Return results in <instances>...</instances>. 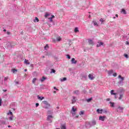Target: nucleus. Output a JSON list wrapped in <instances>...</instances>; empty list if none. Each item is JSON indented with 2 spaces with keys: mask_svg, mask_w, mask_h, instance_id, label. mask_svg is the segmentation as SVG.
<instances>
[{
  "mask_svg": "<svg viewBox=\"0 0 129 129\" xmlns=\"http://www.w3.org/2000/svg\"><path fill=\"white\" fill-rule=\"evenodd\" d=\"M96 124V121L93 120L90 122H87L86 123V127L87 128H90L92 126H94Z\"/></svg>",
  "mask_w": 129,
  "mask_h": 129,
  "instance_id": "1",
  "label": "nucleus"
},
{
  "mask_svg": "<svg viewBox=\"0 0 129 129\" xmlns=\"http://www.w3.org/2000/svg\"><path fill=\"white\" fill-rule=\"evenodd\" d=\"M42 105L43 108H45V109H49V108L51 106L50 104H49L47 101H42Z\"/></svg>",
  "mask_w": 129,
  "mask_h": 129,
  "instance_id": "2",
  "label": "nucleus"
},
{
  "mask_svg": "<svg viewBox=\"0 0 129 129\" xmlns=\"http://www.w3.org/2000/svg\"><path fill=\"white\" fill-rule=\"evenodd\" d=\"M118 78H120L121 79V80L118 82V86H120V85H123V80H124V78L122 77L120 75H119Z\"/></svg>",
  "mask_w": 129,
  "mask_h": 129,
  "instance_id": "3",
  "label": "nucleus"
},
{
  "mask_svg": "<svg viewBox=\"0 0 129 129\" xmlns=\"http://www.w3.org/2000/svg\"><path fill=\"white\" fill-rule=\"evenodd\" d=\"M72 104H74L77 101V98L75 96H73L72 97Z\"/></svg>",
  "mask_w": 129,
  "mask_h": 129,
  "instance_id": "4",
  "label": "nucleus"
},
{
  "mask_svg": "<svg viewBox=\"0 0 129 129\" xmlns=\"http://www.w3.org/2000/svg\"><path fill=\"white\" fill-rule=\"evenodd\" d=\"M73 94H75L76 95H79L80 94V91L78 90H76L73 91Z\"/></svg>",
  "mask_w": 129,
  "mask_h": 129,
  "instance_id": "5",
  "label": "nucleus"
},
{
  "mask_svg": "<svg viewBox=\"0 0 129 129\" xmlns=\"http://www.w3.org/2000/svg\"><path fill=\"white\" fill-rule=\"evenodd\" d=\"M99 119L102 121H104V119H105V116H100L99 117Z\"/></svg>",
  "mask_w": 129,
  "mask_h": 129,
  "instance_id": "6",
  "label": "nucleus"
},
{
  "mask_svg": "<svg viewBox=\"0 0 129 129\" xmlns=\"http://www.w3.org/2000/svg\"><path fill=\"white\" fill-rule=\"evenodd\" d=\"M103 111V109H97V113H100V114H102Z\"/></svg>",
  "mask_w": 129,
  "mask_h": 129,
  "instance_id": "7",
  "label": "nucleus"
},
{
  "mask_svg": "<svg viewBox=\"0 0 129 129\" xmlns=\"http://www.w3.org/2000/svg\"><path fill=\"white\" fill-rule=\"evenodd\" d=\"M123 109V108L122 107H118L117 108V111L118 112H121V111H122V110Z\"/></svg>",
  "mask_w": 129,
  "mask_h": 129,
  "instance_id": "8",
  "label": "nucleus"
},
{
  "mask_svg": "<svg viewBox=\"0 0 129 129\" xmlns=\"http://www.w3.org/2000/svg\"><path fill=\"white\" fill-rule=\"evenodd\" d=\"M113 74V70H111L110 71H108V74L109 75V76H111L112 74Z\"/></svg>",
  "mask_w": 129,
  "mask_h": 129,
  "instance_id": "9",
  "label": "nucleus"
},
{
  "mask_svg": "<svg viewBox=\"0 0 129 129\" xmlns=\"http://www.w3.org/2000/svg\"><path fill=\"white\" fill-rule=\"evenodd\" d=\"M71 61L72 64H76V63H77V60H76L74 58H72Z\"/></svg>",
  "mask_w": 129,
  "mask_h": 129,
  "instance_id": "10",
  "label": "nucleus"
},
{
  "mask_svg": "<svg viewBox=\"0 0 129 129\" xmlns=\"http://www.w3.org/2000/svg\"><path fill=\"white\" fill-rule=\"evenodd\" d=\"M122 97H123V93H121L119 94V97L118 98L119 100H121Z\"/></svg>",
  "mask_w": 129,
  "mask_h": 129,
  "instance_id": "11",
  "label": "nucleus"
},
{
  "mask_svg": "<svg viewBox=\"0 0 129 129\" xmlns=\"http://www.w3.org/2000/svg\"><path fill=\"white\" fill-rule=\"evenodd\" d=\"M46 79L47 78L45 77H42V78L40 79V81H41V82H44V81H45V80H46Z\"/></svg>",
  "mask_w": 129,
  "mask_h": 129,
  "instance_id": "12",
  "label": "nucleus"
},
{
  "mask_svg": "<svg viewBox=\"0 0 129 129\" xmlns=\"http://www.w3.org/2000/svg\"><path fill=\"white\" fill-rule=\"evenodd\" d=\"M51 118H53V116H52L51 115H49L47 116V120H51Z\"/></svg>",
  "mask_w": 129,
  "mask_h": 129,
  "instance_id": "13",
  "label": "nucleus"
},
{
  "mask_svg": "<svg viewBox=\"0 0 129 129\" xmlns=\"http://www.w3.org/2000/svg\"><path fill=\"white\" fill-rule=\"evenodd\" d=\"M49 16H51V13H48V12L45 13V14L44 16L45 18H48Z\"/></svg>",
  "mask_w": 129,
  "mask_h": 129,
  "instance_id": "14",
  "label": "nucleus"
},
{
  "mask_svg": "<svg viewBox=\"0 0 129 129\" xmlns=\"http://www.w3.org/2000/svg\"><path fill=\"white\" fill-rule=\"evenodd\" d=\"M60 128L61 129H66V125L64 124H62L60 125Z\"/></svg>",
  "mask_w": 129,
  "mask_h": 129,
  "instance_id": "15",
  "label": "nucleus"
},
{
  "mask_svg": "<svg viewBox=\"0 0 129 129\" xmlns=\"http://www.w3.org/2000/svg\"><path fill=\"white\" fill-rule=\"evenodd\" d=\"M88 42L90 45H93V41L91 39H88Z\"/></svg>",
  "mask_w": 129,
  "mask_h": 129,
  "instance_id": "16",
  "label": "nucleus"
},
{
  "mask_svg": "<svg viewBox=\"0 0 129 129\" xmlns=\"http://www.w3.org/2000/svg\"><path fill=\"white\" fill-rule=\"evenodd\" d=\"M82 78L83 79V80H87V76L83 75L82 76Z\"/></svg>",
  "mask_w": 129,
  "mask_h": 129,
  "instance_id": "17",
  "label": "nucleus"
},
{
  "mask_svg": "<svg viewBox=\"0 0 129 129\" xmlns=\"http://www.w3.org/2000/svg\"><path fill=\"white\" fill-rule=\"evenodd\" d=\"M37 98L38 99H39V100H43V99H44V97H42V96H40L39 95L37 96Z\"/></svg>",
  "mask_w": 129,
  "mask_h": 129,
  "instance_id": "18",
  "label": "nucleus"
},
{
  "mask_svg": "<svg viewBox=\"0 0 129 129\" xmlns=\"http://www.w3.org/2000/svg\"><path fill=\"white\" fill-rule=\"evenodd\" d=\"M102 45H103V42H100L98 44L96 45V47L98 48V47H100V46H102Z\"/></svg>",
  "mask_w": 129,
  "mask_h": 129,
  "instance_id": "19",
  "label": "nucleus"
},
{
  "mask_svg": "<svg viewBox=\"0 0 129 129\" xmlns=\"http://www.w3.org/2000/svg\"><path fill=\"white\" fill-rule=\"evenodd\" d=\"M24 63L27 65H30V62H29V60L28 59H25Z\"/></svg>",
  "mask_w": 129,
  "mask_h": 129,
  "instance_id": "20",
  "label": "nucleus"
},
{
  "mask_svg": "<svg viewBox=\"0 0 129 129\" xmlns=\"http://www.w3.org/2000/svg\"><path fill=\"white\" fill-rule=\"evenodd\" d=\"M67 80V78L66 77L63 78L62 79L60 78V81L61 82H63V81H66Z\"/></svg>",
  "mask_w": 129,
  "mask_h": 129,
  "instance_id": "21",
  "label": "nucleus"
},
{
  "mask_svg": "<svg viewBox=\"0 0 129 129\" xmlns=\"http://www.w3.org/2000/svg\"><path fill=\"white\" fill-rule=\"evenodd\" d=\"M88 76H89V78L91 79V80H93L94 79L93 76H92L91 74H89Z\"/></svg>",
  "mask_w": 129,
  "mask_h": 129,
  "instance_id": "22",
  "label": "nucleus"
},
{
  "mask_svg": "<svg viewBox=\"0 0 129 129\" xmlns=\"http://www.w3.org/2000/svg\"><path fill=\"white\" fill-rule=\"evenodd\" d=\"M121 13H122V14H123L124 15H126V11H125V10L123 9L121 10Z\"/></svg>",
  "mask_w": 129,
  "mask_h": 129,
  "instance_id": "23",
  "label": "nucleus"
},
{
  "mask_svg": "<svg viewBox=\"0 0 129 129\" xmlns=\"http://www.w3.org/2000/svg\"><path fill=\"white\" fill-rule=\"evenodd\" d=\"M109 104H111V106L112 107H114V103L111 102H109Z\"/></svg>",
  "mask_w": 129,
  "mask_h": 129,
  "instance_id": "24",
  "label": "nucleus"
},
{
  "mask_svg": "<svg viewBox=\"0 0 129 129\" xmlns=\"http://www.w3.org/2000/svg\"><path fill=\"white\" fill-rule=\"evenodd\" d=\"M114 91H113V90H112L111 91V94L112 95H116V93H113Z\"/></svg>",
  "mask_w": 129,
  "mask_h": 129,
  "instance_id": "25",
  "label": "nucleus"
},
{
  "mask_svg": "<svg viewBox=\"0 0 129 129\" xmlns=\"http://www.w3.org/2000/svg\"><path fill=\"white\" fill-rule=\"evenodd\" d=\"M79 32V30H78V27H76L75 28V33H77Z\"/></svg>",
  "mask_w": 129,
  "mask_h": 129,
  "instance_id": "26",
  "label": "nucleus"
},
{
  "mask_svg": "<svg viewBox=\"0 0 129 129\" xmlns=\"http://www.w3.org/2000/svg\"><path fill=\"white\" fill-rule=\"evenodd\" d=\"M49 48V46L48 44H46V46H44V50H48V48Z\"/></svg>",
  "mask_w": 129,
  "mask_h": 129,
  "instance_id": "27",
  "label": "nucleus"
},
{
  "mask_svg": "<svg viewBox=\"0 0 129 129\" xmlns=\"http://www.w3.org/2000/svg\"><path fill=\"white\" fill-rule=\"evenodd\" d=\"M79 114L80 115H83V114H84V111H81L79 112Z\"/></svg>",
  "mask_w": 129,
  "mask_h": 129,
  "instance_id": "28",
  "label": "nucleus"
},
{
  "mask_svg": "<svg viewBox=\"0 0 129 129\" xmlns=\"http://www.w3.org/2000/svg\"><path fill=\"white\" fill-rule=\"evenodd\" d=\"M56 40L58 41V42H60V41H61V38L60 37H58L56 38Z\"/></svg>",
  "mask_w": 129,
  "mask_h": 129,
  "instance_id": "29",
  "label": "nucleus"
},
{
  "mask_svg": "<svg viewBox=\"0 0 129 129\" xmlns=\"http://www.w3.org/2000/svg\"><path fill=\"white\" fill-rule=\"evenodd\" d=\"M36 80H37V78H34L32 80V83L35 84V82H36Z\"/></svg>",
  "mask_w": 129,
  "mask_h": 129,
  "instance_id": "30",
  "label": "nucleus"
},
{
  "mask_svg": "<svg viewBox=\"0 0 129 129\" xmlns=\"http://www.w3.org/2000/svg\"><path fill=\"white\" fill-rule=\"evenodd\" d=\"M91 100H92V98H89L88 99H87V102H90V101H91Z\"/></svg>",
  "mask_w": 129,
  "mask_h": 129,
  "instance_id": "31",
  "label": "nucleus"
},
{
  "mask_svg": "<svg viewBox=\"0 0 129 129\" xmlns=\"http://www.w3.org/2000/svg\"><path fill=\"white\" fill-rule=\"evenodd\" d=\"M124 56L125 58H126V59H128V55H127V54H124Z\"/></svg>",
  "mask_w": 129,
  "mask_h": 129,
  "instance_id": "32",
  "label": "nucleus"
},
{
  "mask_svg": "<svg viewBox=\"0 0 129 129\" xmlns=\"http://www.w3.org/2000/svg\"><path fill=\"white\" fill-rule=\"evenodd\" d=\"M72 109L73 112H75V111H76V110H77L76 109H75V108H74V107H73L72 108Z\"/></svg>",
  "mask_w": 129,
  "mask_h": 129,
  "instance_id": "33",
  "label": "nucleus"
},
{
  "mask_svg": "<svg viewBox=\"0 0 129 129\" xmlns=\"http://www.w3.org/2000/svg\"><path fill=\"white\" fill-rule=\"evenodd\" d=\"M67 58H68V59H71V56H70V55L67 54Z\"/></svg>",
  "mask_w": 129,
  "mask_h": 129,
  "instance_id": "34",
  "label": "nucleus"
},
{
  "mask_svg": "<svg viewBox=\"0 0 129 129\" xmlns=\"http://www.w3.org/2000/svg\"><path fill=\"white\" fill-rule=\"evenodd\" d=\"M103 113H107V110L106 109L103 110Z\"/></svg>",
  "mask_w": 129,
  "mask_h": 129,
  "instance_id": "35",
  "label": "nucleus"
},
{
  "mask_svg": "<svg viewBox=\"0 0 129 129\" xmlns=\"http://www.w3.org/2000/svg\"><path fill=\"white\" fill-rule=\"evenodd\" d=\"M56 72V71L54 69H51V73H55Z\"/></svg>",
  "mask_w": 129,
  "mask_h": 129,
  "instance_id": "36",
  "label": "nucleus"
},
{
  "mask_svg": "<svg viewBox=\"0 0 129 129\" xmlns=\"http://www.w3.org/2000/svg\"><path fill=\"white\" fill-rule=\"evenodd\" d=\"M13 118H14V117L13 116L9 117L10 120H13Z\"/></svg>",
  "mask_w": 129,
  "mask_h": 129,
  "instance_id": "37",
  "label": "nucleus"
},
{
  "mask_svg": "<svg viewBox=\"0 0 129 129\" xmlns=\"http://www.w3.org/2000/svg\"><path fill=\"white\" fill-rule=\"evenodd\" d=\"M2 124H6V121L2 120Z\"/></svg>",
  "mask_w": 129,
  "mask_h": 129,
  "instance_id": "38",
  "label": "nucleus"
},
{
  "mask_svg": "<svg viewBox=\"0 0 129 129\" xmlns=\"http://www.w3.org/2000/svg\"><path fill=\"white\" fill-rule=\"evenodd\" d=\"M17 70L16 69L12 70L13 73H15V72H17Z\"/></svg>",
  "mask_w": 129,
  "mask_h": 129,
  "instance_id": "39",
  "label": "nucleus"
},
{
  "mask_svg": "<svg viewBox=\"0 0 129 129\" xmlns=\"http://www.w3.org/2000/svg\"><path fill=\"white\" fill-rule=\"evenodd\" d=\"M9 79V77H6L5 78L4 81H7Z\"/></svg>",
  "mask_w": 129,
  "mask_h": 129,
  "instance_id": "40",
  "label": "nucleus"
},
{
  "mask_svg": "<svg viewBox=\"0 0 129 129\" xmlns=\"http://www.w3.org/2000/svg\"><path fill=\"white\" fill-rule=\"evenodd\" d=\"M117 76V74L116 73L113 74V76H114V77H116Z\"/></svg>",
  "mask_w": 129,
  "mask_h": 129,
  "instance_id": "41",
  "label": "nucleus"
},
{
  "mask_svg": "<svg viewBox=\"0 0 129 129\" xmlns=\"http://www.w3.org/2000/svg\"><path fill=\"white\" fill-rule=\"evenodd\" d=\"M49 19V20H50V22H53V18H48Z\"/></svg>",
  "mask_w": 129,
  "mask_h": 129,
  "instance_id": "42",
  "label": "nucleus"
},
{
  "mask_svg": "<svg viewBox=\"0 0 129 129\" xmlns=\"http://www.w3.org/2000/svg\"><path fill=\"white\" fill-rule=\"evenodd\" d=\"M35 106H36V107H38V106H39V103H36L35 104Z\"/></svg>",
  "mask_w": 129,
  "mask_h": 129,
  "instance_id": "43",
  "label": "nucleus"
},
{
  "mask_svg": "<svg viewBox=\"0 0 129 129\" xmlns=\"http://www.w3.org/2000/svg\"><path fill=\"white\" fill-rule=\"evenodd\" d=\"M8 114H11V115H13V112L10 111L9 113H8Z\"/></svg>",
  "mask_w": 129,
  "mask_h": 129,
  "instance_id": "44",
  "label": "nucleus"
},
{
  "mask_svg": "<svg viewBox=\"0 0 129 129\" xmlns=\"http://www.w3.org/2000/svg\"><path fill=\"white\" fill-rule=\"evenodd\" d=\"M35 21L37 22H39V19H38V17H35Z\"/></svg>",
  "mask_w": 129,
  "mask_h": 129,
  "instance_id": "45",
  "label": "nucleus"
},
{
  "mask_svg": "<svg viewBox=\"0 0 129 129\" xmlns=\"http://www.w3.org/2000/svg\"><path fill=\"white\" fill-rule=\"evenodd\" d=\"M47 114H51V111L48 110V111H47Z\"/></svg>",
  "mask_w": 129,
  "mask_h": 129,
  "instance_id": "46",
  "label": "nucleus"
},
{
  "mask_svg": "<svg viewBox=\"0 0 129 129\" xmlns=\"http://www.w3.org/2000/svg\"><path fill=\"white\" fill-rule=\"evenodd\" d=\"M94 26H97V23L96 22H94Z\"/></svg>",
  "mask_w": 129,
  "mask_h": 129,
  "instance_id": "47",
  "label": "nucleus"
},
{
  "mask_svg": "<svg viewBox=\"0 0 129 129\" xmlns=\"http://www.w3.org/2000/svg\"><path fill=\"white\" fill-rule=\"evenodd\" d=\"M0 106H2V99L0 98Z\"/></svg>",
  "mask_w": 129,
  "mask_h": 129,
  "instance_id": "48",
  "label": "nucleus"
},
{
  "mask_svg": "<svg viewBox=\"0 0 129 129\" xmlns=\"http://www.w3.org/2000/svg\"><path fill=\"white\" fill-rule=\"evenodd\" d=\"M126 45H129V41H126Z\"/></svg>",
  "mask_w": 129,
  "mask_h": 129,
  "instance_id": "49",
  "label": "nucleus"
},
{
  "mask_svg": "<svg viewBox=\"0 0 129 129\" xmlns=\"http://www.w3.org/2000/svg\"><path fill=\"white\" fill-rule=\"evenodd\" d=\"M50 18H52V19H54V18H55V16L54 15H51V17Z\"/></svg>",
  "mask_w": 129,
  "mask_h": 129,
  "instance_id": "50",
  "label": "nucleus"
},
{
  "mask_svg": "<svg viewBox=\"0 0 129 129\" xmlns=\"http://www.w3.org/2000/svg\"><path fill=\"white\" fill-rule=\"evenodd\" d=\"M53 89H55V90H58V89H56V87H54Z\"/></svg>",
  "mask_w": 129,
  "mask_h": 129,
  "instance_id": "51",
  "label": "nucleus"
},
{
  "mask_svg": "<svg viewBox=\"0 0 129 129\" xmlns=\"http://www.w3.org/2000/svg\"><path fill=\"white\" fill-rule=\"evenodd\" d=\"M110 99H109V98H107V99H106V101H110Z\"/></svg>",
  "mask_w": 129,
  "mask_h": 129,
  "instance_id": "52",
  "label": "nucleus"
},
{
  "mask_svg": "<svg viewBox=\"0 0 129 129\" xmlns=\"http://www.w3.org/2000/svg\"><path fill=\"white\" fill-rule=\"evenodd\" d=\"M100 22H103V19H102V18H101L100 20Z\"/></svg>",
  "mask_w": 129,
  "mask_h": 129,
  "instance_id": "53",
  "label": "nucleus"
},
{
  "mask_svg": "<svg viewBox=\"0 0 129 129\" xmlns=\"http://www.w3.org/2000/svg\"><path fill=\"white\" fill-rule=\"evenodd\" d=\"M7 35H10V32L8 31V32H7Z\"/></svg>",
  "mask_w": 129,
  "mask_h": 129,
  "instance_id": "54",
  "label": "nucleus"
},
{
  "mask_svg": "<svg viewBox=\"0 0 129 129\" xmlns=\"http://www.w3.org/2000/svg\"><path fill=\"white\" fill-rule=\"evenodd\" d=\"M3 32H7V30L6 29H4Z\"/></svg>",
  "mask_w": 129,
  "mask_h": 129,
  "instance_id": "55",
  "label": "nucleus"
},
{
  "mask_svg": "<svg viewBox=\"0 0 129 129\" xmlns=\"http://www.w3.org/2000/svg\"><path fill=\"white\" fill-rule=\"evenodd\" d=\"M3 91H4V92H7V90H3Z\"/></svg>",
  "mask_w": 129,
  "mask_h": 129,
  "instance_id": "56",
  "label": "nucleus"
},
{
  "mask_svg": "<svg viewBox=\"0 0 129 129\" xmlns=\"http://www.w3.org/2000/svg\"><path fill=\"white\" fill-rule=\"evenodd\" d=\"M115 17H116V18H117L118 17V15L117 14H116Z\"/></svg>",
  "mask_w": 129,
  "mask_h": 129,
  "instance_id": "57",
  "label": "nucleus"
},
{
  "mask_svg": "<svg viewBox=\"0 0 129 129\" xmlns=\"http://www.w3.org/2000/svg\"><path fill=\"white\" fill-rule=\"evenodd\" d=\"M7 45H8V46H9V45H11V43H7Z\"/></svg>",
  "mask_w": 129,
  "mask_h": 129,
  "instance_id": "58",
  "label": "nucleus"
},
{
  "mask_svg": "<svg viewBox=\"0 0 129 129\" xmlns=\"http://www.w3.org/2000/svg\"><path fill=\"white\" fill-rule=\"evenodd\" d=\"M24 71H25V72H27V69H25V70H24Z\"/></svg>",
  "mask_w": 129,
  "mask_h": 129,
  "instance_id": "59",
  "label": "nucleus"
},
{
  "mask_svg": "<svg viewBox=\"0 0 129 129\" xmlns=\"http://www.w3.org/2000/svg\"><path fill=\"white\" fill-rule=\"evenodd\" d=\"M16 84H19V82H16Z\"/></svg>",
  "mask_w": 129,
  "mask_h": 129,
  "instance_id": "60",
  "label": "nucleus"
},
{
  "mask_svg": "<svg viewBox=\"0 0 129 129\" xmlns=\"http://www.w3.org/2000/svg\"><path fill=\"white\" fill-rule=\"evenodd\" d=\"M115 99H116V98H117V97L116 96H115Z\"/></svg>",
  "mask_w": 129,
  "mask_h": 129,
  "instance_id": "61",
  "label": "nucleus"
},
{
  "mask_svg": "<svg viewBox=\"0 0 129 129\" xmlns=\"http://www.w3.org/2000/svg\"><path fill=\"white\" fill-rule=\"evenodd\" d=\"M8 127H11V125H8Z\"/></svg>",
  "mask_w": 129,
  "mask_h": 129,
  "instance_id": "62",
  "label": "nucleus"
},
{
  "mask_svg": "<svg viewBox=\"0 0 129 129\" xmlns=\"http://www.w3.org/2000/svg\"><path fill=\"white\" fill-rule=\"evenodd\" d=\"M42 58H45V56H44V55L42 56Z\"/></svg>",
  "mask_w": 129,
  "mask_h": 129,
  "instance_id": "63",
  "label": "nucleus"
},
{
  "mask_svg": "<svg viewBox=\"0 0 129 129\" xmlns=\"http://www.w3.org/2000/svg\"><path fill=\"white\" fill-rule=\"evenodd\" d=\"M113 19H115V17H113Z\"/></svg>",
  "mask_w": 129,
  "mask_h": 129,
  "instance_id": "64",
  "label": "nucleus"
}]
</instances>
